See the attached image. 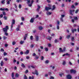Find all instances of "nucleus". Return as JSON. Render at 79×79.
Masks as SVG:
<instances>
[{"instance_id":"obj_1","label":"nucleus","mask_w":79,"mask_h":79,"mask_svg":"<svg viewBox=\"0 0 79 79\" xmlns=\"http://www.w3.org/2000/svg\"><path fill=\"white\" fill-rule=\"evenodd\" d=\"M15 24V19H13L12 20V23L11 24V28H10V30L11 31H13V26L14 24Z\"/></svg>"},{"instance_id":"obj_2","label":"nucleus","mask_w":79,"mask_h":79,"mask_svg":"<svg viewBox=\"0 0 79 79\" xmlns=\"http://www.w3.org/2000/svg\"><path fill=\"white\" fill-rule=\"evenodd\" d=\"M9 29L8 26H6L5 28H3V30L4 32H7L8 30Z\"/></svg>"},{"instance_id":"obj_3","label":"nucleus","mask_w":79,"mask_h":79,"mask_svg":"<svg viewBox=\"0 0 79 79\" xmlns=\"http://www.w3.org/2000/svg\"><path fill=\"white\" fill-rule=\"evenodd\" d=\"M48 6L49 7H45V10L46 11H48V10H50V9H52V5L50 4H49Z\"/></svg>"},{"instance_id":"obj_4","label":"nucleus","mask_w":79,"mask_h":79,"mask_svg":"<svg viewBox=\"0 0 79 79\" xmlns=\"http://www.w3.org/2000/svg\"><path fill=\"white\" fill-rule=\"evenodd\" d=\"M0 10L1 11H9V10L7 8H4L3 9L2 8H0Z\"/></svg>"},{"instance_id":"obj_5","label":"nucleus","mask_w":79,"mask_h":79,"mask_svg":"<svg viewBox=\"0 0 79 79\" xmlns=\"http://www.w3.org/2000/svg\"><path fill=\"white\" fill-rule=\"evenodd\" d=\"M35 41L38 42V41H39V36L35 35Z\"/></svg>"},{"instance_id":"obj_6","label":"nucleus","mask_w":79,"mask_h":79,"mask_svg":"<svg viewBox=\"0 0 79 79\" xmlns=\"http://www.w3.org/2000/svg\"><path fill=\"white\" fill-rule=\"evenodd\" d=\"M70 73H73V74H75L76 73V71L75 70L72 69L70 70Z\"/></svg>"},{"instance_id":"obj_7","label":"nucleus","mask_w":79,"mask_h":79,"mask_svg":"<svg viewBox=\"0 0 79 79\" xmlns=\"http://www.w3.org/2000/svg\"><path fill=\"white\" fill-rule=\"evenodd\" d=\"M74 10H70V13L71 15H73V13H74Z\"/></svg>"},{"instance_id":"obj_8","label":"nucleus","mask_w":79,"mask_h":79,"mask_svg":"<svg viewBox=\"0 0 79 79\" xmlns=\"http://www.w3.org/2000/svg\"><path fill=\"white\" fill-rule=\"evenodd\" d=\"M72 78V76L70 75H68L67 76V78L68 79H71Z\"/></svg>"},{"instance_id":"obj_9","label":"nucleus","mask_w":79,"mask_h":79,"mask_svg":"<svg viewBox=\"0 0 79 79\" xmlns=\"http://www.w3.org/2000/svg\"><path fill=\"white\" fill-rule=\"evenodd\" d=\"M34 18H31V19L30 20V23H34Z\"/></svg>"},{"instance_id":"obj_10","label":"nucleus","mask_w":79,"mask_h":79,"mask_svg":"<svg viewBox=\"0 0 79 79\" xmlns=\"http://www.w3.org/2000/svg\"><path fill=\"white\" fill-rule=\"evenodd\" d=\"M29 53V50H27L26 52H24V53H25V54H26V55H27V54H28Z\"/></svg>"},{"instance_id":"obj_11","label":"nucleus","mask_w":79,"mask_h":79,"mask_svg":"<svg viewBox=\"0 0 79 79\" xmlns=\"http://www.w3.org/2000/svg\"><path fill=\"white\" fill-rule=\"evenodd\" d=\"M46 15H52V12H46Z\"/></svg>"},{"instance_id":"obj_12","label":"nucleus","mask_w":79,"mask_h":79,"mask_svg":"<svg viewBox=\"0 0 79 79\" xmlns=\"http://www.w3.org/2000/svg\"><path fill=\"white\" fill-rule=\"evenodd\" d=\"M24 43V41H22V40H21L20 41V44H23Z\"/></svg>"},{"instance_id":"obj_13","label":"nucleus","mask_w":79,"mask_h":79,"mask_svg":"<svg viewBox=\"0 0 79 79\" xmlns=\"http://www.w3.org/2000/svg\"><path fill=\"white\" fill-rule=\"evenodd\" d=\"M21 67H22V68H25L26 67V65H24V64L23 63H22L21 64Z\"/></svg>"},{"instance_id":"obj_14","label":"nucleus","mask_w":79,"mask_h":79,"mask_svg":"<svg viewBox=\"0 0 79 79\" xmlns=\"http://www.w3.org/2000/svg\"><path fill=\"white\" fill-rule=\"evenodd\" d=\"M5 0H2L1 2V3H2V4H3V5H4V4H5Z\"/></svg>"},{"instance_id":"obj_15","label":"nucleus","mask_w":79,"mask_h":79,"mask_svg":"<svg viewBox=\"0 0 79 79\" xmlns=\"http://www.w3.org/2000/svg\"><path fill=\"white\" fill-rule=\"evenodd\" d=\"M2 38L4 40H5L7 39L6 37L5 36H3Z\"/></svg>"},{"instance_id":"obj_16","label":"nucleus","mask_w":79,"mask_h":79,"mask_svg":"<svg viewBox=\"0 0 79 79\" xmlns=\"http://www.w3.org/2000/svg\"><path fill=\"white\" fill-rule=\"evenodd\" d=\"M39 30H40V31H41V30H42L43 29V27H42L40 26L38 27Z\"/></svg>"},{"instance_id":"obj_17","label":"nucleus","mask_w":79,"mask_h":79,"mask_svg":"<svg viewBox=\"0 0 79 79\" xmlns=\"http://www.w3.org/2000/svg\"><path fill=\"white\" fill-rule=\"evenodd\" d=\"M47 39L49 40H51V39H52V37H50L49 36H48L47 38Z\"/></svg>"},{"instance_id":"obj_18","label":"nucleus","mask_w":79,"mask_h":79,"mask_svg":"<svg viewBox=\"0 0 79 79\" xmlns=\"http://www.w3.org/2000/svg\"><path fill=\"white\" fill-rule=\"evenodd\" d=\"M35 74H36V76H38V75H39V73H38V72H37V71L36 70H35Z\"/></svg>"},{"instance_id":"obj_19","label":"nucleus","mask_w":79,"mask_h":79,"mask_svg":"<svg viewBox=\"0 0 79 79\" xmlns=\"http://www.w3.org/2000/svg\"><path fill=\"white\" fill-rule=\"evenodd\" d=\"M40 8V6H38V8L37 9V11H39Z\"/></svg>"},{"instance_id":"obj_20","label":"nucleus","mask_w":79,"mask_h":79,"mask_svg":"<svg viewBox=\"0 0 79 79\" xmlns=\"http://www.w3.org/2000/svg\"><path fill=\"white\" fill-rule=\"evenodd\" d=\"M49 63V60H46L45 62V64H48Z\"/></svg>"},{"instance_id":"obj_21","label":"nucleus","mask_w":79,"mask_h":79,"mask_svg":"<svg viewBox=\"0 0 79 79\" xmlns=\"http://www.w3.org/2000/svg\"><path fill=\"white\" fill-rule=\"evenodd\" d=\"M55 9V5H54L53 6L52 8V10H54Z\"/></svg>"},{"instance_id":"obj_22","label":"nucleus","mask_w":79,"mask_h":79,"mask_svg":"<svg viewBox=\"0 0 79 79\" xmlns=\"http://www.w3.org/2000/svg\"><path fill=\"white\" fill-rule=\"evenodd\" d=\"M9 1L8 0H7V4H8V5H9V4H10V2H11V0H9Z\"/></svg>"},{"instance_id":"obj_23","label":"nucleus","mask_w":79,"mask_h":79,"mask_svg":"<svg viewBox=\"0 0 79 79\" xmlns=\"http://www.w3.org/2000/svg\"><path fill=\"white\" fill-rule=\"evenodd\" d=\"M59 52H63L62 51L63 50H62V48H59Z\"/></svg>"},{"instance_id":"obj_24","label":"nucleus","mask_w":79,"mask_h":79,"mask_svg":"<svg viewBox=\"0 0 79 79\" xmlns=\"http://www.w3.org/2000/svg\"><path fill=\"white\" fill-rule=\"evenodd\" d=\"M71 40H72V41H74V37H72L71 38Z\"/></svg>"},{"instance_id":"obj_25","label":"nucleus","mask_w":79,"mask_h":79,"mask_svg":"<svg viewBox=\"0 0 79 79\" xmlns=\"http://www.w3.org/2000/svg\"><path fill=\"white\" fill-rule=\"evenodd\" d=\"M3 61H2L1 62V66H2L3 65Z\"/></svg>"},{"instance_id":"obj_26","label":"nucleus","mask_w":79,"mask_h":79,"mask_svg":"<svg viewBox=\"0 0 79 79\" xmlns=\"http://www.w3.org/2000/svg\"><path fill=\"white\" fill-rule=\"evenodd\" d=\"M19 74H18V73H16L15 74V77H19Z\"/></svg>"},{"instance_id":"obj_27","label":"nucleus","mask_w":79,"mask_h":79,"mask_svg":"<svg viewBox=\"0 0 79 79\" xmlns=\"http://www.w3.org/2000/svg\"><path fill=\"white\" fill-rule=\"evenodd\" d=\"M4 35H6V36H8V33H7V32H5Z\"/></svg>"},{"instance_id":"obj_28","label":"nucleus","mask_w":79,"mask_h":79,"mask_svg":"<svg viewBox=\"0 0 79 79\" xmlns=\"http://www.w3.org/2000/svg\"><path fill=\"white\" fill-rule=\"evenodd\" d=\"M66 51V48H64L62 50V52H64Z\"/></svg>"},{"instance_id":"obj_29","label":"nucleus","mask_w":79,"mask_h":79,"mask_svg":"<svg viewBox=\"0 0 79 79\" xmlns=\"http://www.w3.org/2000/svg\"><path fill=\"white\" fill-rule=\"evenodd\" d=\"M21 19L22 21H24V18L23 17H22L21 18Z\"/></svg>"},{"instance_id":"obj_30","label":"nucleus","mask_w":79,"mask_h":79,"mask_svg":"<svg viewBox=\"0 0 79 79\" xmlns=\"http://www.w3.org/2000/svg\"><path fill=\"white\" fill-rule=\"evenodd\" d=\"M31 68L32 69H34V68H35V66L34 65H31Z\"/></svg>"},{"instance_id":"obj_31","label":"nucleus","mask_w":79,"mask_h":79,"mask_svg":"<svg viewBox=\"0 0 79 79\" xmlns=\"http://www.w3.org/2000/svg\"><path fill=\"white\" fill-rule=\"evenodd\" d=\"M65 55H68V56H69V54L67 53L66 54H64L63 55V56H64Z\"/></svg>"},{"instance_id":"obj_32","label":"nucleus","mask_w":79,"mask_h":79,"mask_svg":"<svg viewBox=\"0 0 79 79\" xmlns=\"http://www.w3.org/2000/svg\"><path fill=\"white\" fill-rule=\"evenodd\" d=\"M77 31V30L76 29H74H74L72 30V31L73 33H74V31Z\"/></svg>"},{"instance_id":"obj_33","label":"nucleus","mask_w":79,"mask_h":79,"mask_svg":"<svg viewBox=\"0 0 79 79\" xmlns=\"http://www.w3.org/2000/svg\"><path fill=\"white\" fill-rule=\"evenodd\" d=\"M70 35H68L66 37V38L69 39L70 38Z\"/></svg>"},{"instance_id":"obj_34","label":"nucleus","mask_w":79,"mask_h":79,"mask_svg":"<svg viewBox=\"0 0 79 79\" xmlns=\"http://www.w3.org/2000/svg\"><path fill=\"white\" fill-rule=\"evenodd\" d=\"M60 21L61 22H63V19L62 18H60Z\"/></svg>"},{"instance_id":"obj_35","label":"nucleus","mask_w":79,"mask_h":79,"mask_svg":"<svg viewBox=\"0 0 79 79\" xmlns=\"http://www.w3.org/2000/svg\"><path fill=\"white\" fill-rule=\"evenodd\" d=\"M65 64H66V62H65V61H63L62 63V64L63 65H65Z\"/></svg>"},{"instance_id":"obj_36","label":"nucleus","mask_w":79,"mask_h":79,"mask_svg":"<svg viewBox=\"0 0 79 79\" xmlns=\"http://www.w3.org/2000/svg\"><path fill=\"white\" fill-rule=\"evenodd\" d=\"M20 30V28H18L17 27L16 28V31H19Z\"/></svg>"},{"instance_id":"obj_37","label":"nucleus","mask_w":79,"mask_h":79,"mask_svg":"<svg viewBox=\"0 0 79 79\" xmlns=\"http://www.w3.org/2000/svg\"><path fill=\"white\" fill-rule=\"evenodd\" d=\"M27 4H29V3L31 2V1L30 0H27Z\"/></svg>"},{"instance_id":"obj_38","label":"nucleus","mask_w":79,"mask_h":79,"mask_svg":"<svg viewBox=\"0 0 79 79\" xmlns=\"http://www.w3.org/2000/svg\"><path fill=\"white\" fill-rule=\"evenodd\" d=\"M74 19H75V20H77L78 19H77V17H74Z\"/></svg>"},{"instance_id":"obj_39","label":"nucleus","mask_w":79,"mask_h":79,"mask_svg":"<svg viewBox=\"0 0 79 79\" xmlns=\"http://www.w3.org/2000/svg\"><path fill=\"white\" fill-rule=\"evenodd\" d=\"M30 39L31 40H33V36H32V35L31 36H30Z\"/></svg>"},{"instance_id":"obj_40","label":"nucleus","mask_w":79,"mask_h":79,"mask_svg":"<svg viewBox=\"0 0 79 79\" xmlns=\"http://www.w3.org/2000/svg\"><path fill=\"white\" fill-rule=\"evenodd\" d=\"M58 40H57L56 39L55 40V43H57V42H58Z\"/></svg>"},{"instance_id":"obj_41","label":"nucleus","mask_w":79,"mask_h":79,"mask_svg":"<svg viewBox=\"0 0 79 79\" xmlns=\"http://www.w3.org/2000/svg\"><path fill=\"white\" fill-rule=\"evenodd\" d=\"M8 46V44H5V47H7Z\"/></svg>"},{"instance_id":"obj_42","label":"nucleus","mask_w":79,"mask_h":79,"mask_svg":"<svg viewBox=\"0 0 79 79\" xmlns=\"http://www.w3.org/2000/svg\"><path fill=\"white\" fill-rule=\"evenodd\" d=\"M12 44L13 45H14L15 44H16V42L14 41L12 42Z\"/></svg>"},{"instance_id":"obj_43","label":"nucleus","mask_w":79,"mask_h":79,"mask_svg":"<svg viewBox=\"0 0 79 79\" xmlns=\"http://www.w3.org/2000/svg\"><path fill=\"white\" fill-rule=\"evenodd\" d=\"M2 13L4 16H5V15H6V13H5V12L3 11L2 12Z\"/></svg>"},{"instance_id":"obj_44","label":"nucleus","mask_w":79,"mask_h":79,"mask_svg":"<svg viewBox=\"0 0 79 79\" xmlns=\"http://www.w3.org/2000/svg\"><path fill=\"white\" fill-rule=\"evenodd\" d=\"M56 28H57V29H58V30H59V25H57L56 26Z\"/></svg>"},{"instance_id":"obj_45","label":"nucleus","mask_w":79,"mask_h":79,"mask_svg":"<svg viewBox=\"0 0 79 79\" xmlns=\"http://www.w3.org/2000/svg\"><path fill=\"white\" fill-rule=\"evenodd\" d=\"M21 7H22L21 5L19 4V9L21 8Z\"/></svg>"},{"instance_id":"obj_46","label":"nucleus","mask_w":79,"mask_h":79,"mask_svg":"<svg viewBox=\"0 0 79 79\" xmlns=\"http://www.w3.org/2000/svg\"><path fill=\"white\" fill-rule=\"evenodd\" d=\"M12 78H13L14 77V73H12Z\"/></svg>"},{"instance_id":"obj_47","label":"nucleus","mask_w":79,"mask_h":79,"mask_svg":"<svg viewBox=\"0 0 79 79\" xmlns=\"http://www.w3.org/2000/svg\"><path fill=\"white\" fill-rule=\"evenodd\" d=\"M48 74H46L44 75L45 77H48Z\"/></svg>"},{"instance_id":"obj_48","label":"nucleus","mask_w":79,"mask_h":79,"mask_svg":"<svg viewBox=\"0 0 79 79\" xmlns=\"http://www.w3.org/2000/svg\"><path fill=\"white\" fill-rule=\"evenodd\" d=\"M4 56H6V55H7V53L5 52H4Z\"/></svg>"},{"instance_id":"obj_49","label":"nucleus","mask_w":79,"mask_h":79,"mask_svg":"<svg viewBox=\"0 0 79 79\" xmlns=\"http://www.w3.org/2000/svg\"><path fill=\"white\" fill-rule=\"evenodd\" d=\"M45 51H46L47 52L48 51V49L47 48H45Z\"/></svg>"},{"instance_id":"obj_50","label":"nucleus","mask_w":79,"mask_h":79,"mask_svg":"<svg viewBox=\"0 0 79 79\" xmlns=\"http://www.w3.org/2000/svg\"><path fill=\"white\" fill-rule=\"evenodd\" d=\"M50 79H54V77H53L51 76L50 77Z\"/></svg>"},{"instance_id":"obj_51","label":"nucleus","mask_w":79,"mask_h":79,"mask_svg":"<svg viewBox=\"0 0 79 79\" xmlns=\"http://www.w3.org/2000/svg\"><path fill=\"white\" fill-rule=\"evenodd\" d=\"M27 77L25 75L24 76V79H27Z\"/></svg>"},{"instance_id":"obj_52","label":"nucleus","mask_w":79,"mask_h":79,"mask_svg":"<svg viewBox=\"0 0 79 79\" xmlns=\"http://www.w3.org/2000/svg\"><path fill=\"white\" fill-rule=\"evenodd\" d=\"M64 15H61V17L63 18H64Z\"/></svg>"},{"instance_id":"obj_53","label":"nucleus","mask_w":79,"mask_h":79,"mask_svg":"<svg viewBox=\"0 0 79 79\" xmlns=\"http://www.w3.org/2000/svg\"><path fill=\"white\" fill-rule=\"evenodd\" d=\"M33 33H35L36 32V30H35L33 31Z\"/></svg>"},{"instance_id":"obj_54","label":"nucleus","mask_w":79,"mask_h":79,"mask_svg":"<svg viewBox=\"0 0 79 79\" xmlns=\"http://www.w3.org/2000/svg\"><path fill=\"white\" fill-rule=\"evenodd\" d=\"M32 4H31H31H28V6H32Z\"/></svg>"},{"instance_id":"obj_55","label":"nucleus","mask_w":79,"mask_h":79,"mask_svg":"<svg viewBox=\"0 0 79 79\" xmlns=\"http://www.w3.org/2000/svg\"><path fill=\"white\" fill-rule=\"evenodd\" d=\"M1 52H4V49H3V48H2L1 49Z\"/></svg>"},{"instance_id":"obj_56","label":"nucleus","mask_w":79,"mask_h":79,"mask_svg":"<svg viewBox=\"0 0 79 79\" xmlns=\"http://www.w3.org/2000/svg\"><path fill=\"white\" fill-rule=\"evenodd\" d=\"M4 60H5L6 61H7V60H8V58H4Z\"/></svg>"},{"instance_id":"obj_57","label":"nucleus","mask_w":79,"mask_h":79,"mask_svg":"<svg viewBox=\"0 0 79 79\" xmlns=\"http://www.w3.org/2000/svg\"><path fill=\"white\" fill-rule=\"evenodd\" d=\"M52 45H51V44H48V47H51Z\"/></svg>"},{"instance_id":"obj_58","label":"nucleus","mask_w":79,"mask_h":79,"mask_svg":"<svg viewBox=\"0 0 79 79\" xmlns=\"http://www.w3.org/2000/svg\"><path fill=\"white\" fill-rule=\"evenodd\" d=\"M57 24H58V25H59L60 24V21H57Z\"/></svg>"},{"instance_id":"obj_59","label":"nucleus","mask_w":79,"mask_h":79,"mask_svg":"<svg viewBox=\"0 0 79 79\" xmlns=\"http://www.w3.org/2000/svg\"><path fill=\"white\" fill-rule=\"evenodd\" d=\"M55 34H52V35H51V36L52 37H54L55 36Z\"/></svg>"},{"instance_id":"obj_60","label":"nucleus","mask_w":79,"mask_h":79,"mask_svg":"<svg viewBox=\"0 0 79 79\" xmlns=\"http://www.w3.org/2000/svg\"><path fill=\"white\" fill-rule=\"evenodd\" d=\"M28 35L27 34H26L24 37L26 38L27 37Z\"/></svg>"},{"instance_id":"obj_61","label":"nucleus","mask_w":79,"mask_h":79,"mask_svg":"<svg viewBox=\"0 0 79 79\" xmlns=\"http://www.w3.org/2000/svg\"><path fill=\"white\" fill-rule=\"evenodd\" d=\"M33 47H34V45H33V44L31 45L30 46V47H31V48H32Z\"/></svg>"},{"instance_id":"obj_62","label":"nucleus","mask_w":79,"mask_h":79,"mask_svg":"<svg viewBox=\"0 0 79 79\" xmlns=\"http://www.w3.org/2000/svg\"><path fill=\"white\" fill-rule=\"evenodd\" d=\"M72 8H75V7H74V5H72Z\"/></svg>"},{"instance_id":"obj_63","label":"nucleus","mask_w":79,"mask_h":79,"mask_svg":"<svg viewBox=\"0 0 79 79\" xmlns=\"http://www.w3.org/2000/svg\"><path fill=\"white\" fill-rule=\"evenodd\" d=\"M23 53H23V52H20V55H23Z\"/></svg>"},{"instance_id":"obj_64","label":"nucleus","mask_w":79,"mask_h":79,"mask_svg":"<svg viewBox=\"0 0 79 79\" xmlns=\"http://www.w3.org/2000/svg\"><path fill=\"white\" fill-rule=\"evenodd\" d=\"M41 60H44V57L43 56H41Z\"/></svg>"}]
</instances>
